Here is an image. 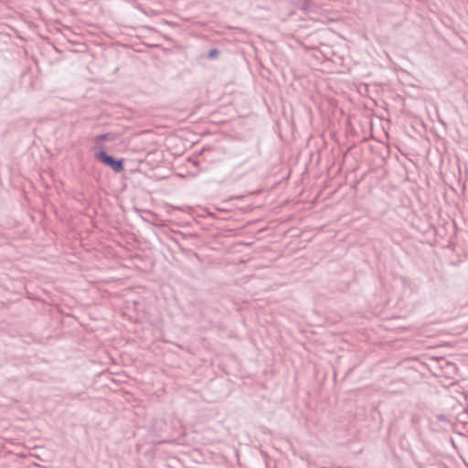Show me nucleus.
Segmentation results:
<instances>
[{
  "label": "nucleus",
  "mask_w": 468,
  "mask_h": 468,
  "mask_svg": "<svg viewBox=\"0 0 468 468\" xmlns=\"http://www.w3.org/2000/svg\"><path fill=\"white\" fill-rule=\"evenodd\" d=\"M95 158L101 162L103 165L111 167L114 172L120 173L124 169L123 160L116 159L108 154L104 150H101L95 154Z\"/></svg>",
  "instance_id": "1"
},
{
  "label": "nucleus",
  "mask_w": 468,
  "mask_h": 468,
  "mask_svg": "<svg viewBox=\"0 0 468 468\" xmlns=\"http://www.w3.org/2000/svg\"><path fill=\"white\" fill-rule=\"evenodd\" d=\"M218 54H219V51L216 48H213L208 52V58H215L218 57Z\"/></svg>",
  "instance_id": "3"
},
{
  "label": "nucleus",
  "mask_w": 468,
  "mask_h": 468,
  "mask_svg": "<svg viewBox=\"0 0 468 468\" xmlns=\"http://www.w3.org/2000/svg\"><path fill=\"white\" fill-rule=\"evenodd\" d=\"M110 134L109 133H102L100 135H97L95 138V143H101L106 140H109Z\"/></svg>",
  "instance_id": "2"
}]
</instances>
